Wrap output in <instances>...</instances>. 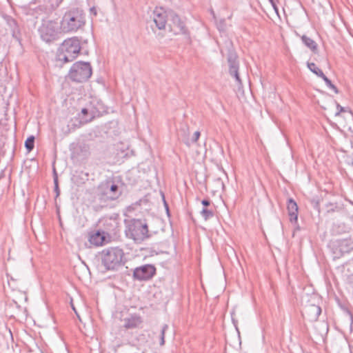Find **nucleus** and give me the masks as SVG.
<instances>
[{
	"instance_id": "obj_1",
	"label": "nucleus",
	"mask_w": 353,
	"mask_h": 353,
	"mask_svg": "<svg viewBox=\"0 0 353 353\" xmlns=\"http://www.w3.org/2000/svg\"><path fill=\"white\" fill-rule=\"evenodd\" d=\"M85 23V17L82 10L73 9L67 12L61 22L60 30L63 32L76 31Z\"/></svg>"
},
{
	"instance_id": "obj_2",
	"label": "nucleus",
	"mask_w": 353,
	"mask_h": 353,
	"mask_svg": "<svg viewBox=\"0 0 353 353\" xmlns=\"http://www.w3.org/2000/svg\"><path fill=\"white\" fill-rule=\"evenodd\" d=\"M81 50L79 40L71 38L65 40L59 47L57 58L60 61L67 63L73 61L79 54Z\"/></svg>"
},
{
	"instance_id": "obj_3",
	"label": "nucleus",
	"mask_w": 353,
	"mask_h": 353,
	"mask_svg": "<svg viewBox=\"0 0 353 353\" xmlns=\"http://www.w3.org/2000/svg\"><path fill=\"white\" fill-rule=\"evenodd\" d=\"M101 256L106 269L114 270L123 262L124 252L118 247H112L103 250Z\"/></svg>"
},
{
	"instance_id": "obj_4",
	"label": "nucleus",
	"mask_w": 353,
	"mask_h": 353,
	"mask_svg": "<svg viewBox=\"0 0 353 353\" xmlns=\"http://www.w3.org/2000/svg\"><path fill=\"white\" fill-rule=\"evenodd\" d=\"M127 234L135 241H142L149 237V229L145 219H132L127 226Z\"/></svg>"
},
{
	"instance_id": "obj_5",
	"label": "nucleus",
	"mask_w": 353,
	"mask_h": 353,
	"mask_svg": "<svg viewBox=\"0 0 353 353\" xmlns=\"http://www.w3.org/2000/svg\"><path fill=\"white\" fill-rule=\"evenodd\" d=\"M92 74V69L88 63L77 62L70 70L68 76L76 82H83L88 79Z\"/></svg>"
},
{
	"instance_id": "obj_6",
	"label": "nucleus",
	"mask_w": 353,
	"mask_h": 353,
	"mask_svg": "<svg viewBox=\"0 0 353 353\" xmlns=\"http://www.w3.org/2000/svg\"><path fill=\"white\" fill-rule=\"evenodd\" d=\"M41 37L46 41L53 40L58 33L63 32L57 21H49L44 23L40 30Z\"/></svg>"
},
{
	"instance_id": "obj_7",
	"label": "nucleus",
	"mask_w": 353,
	"mask_h": 353,
	"mask_svg": "<svg viewBox=\"0 0 353 353\" xmlns=\"http://www.w3.org/2000/svg\"><path fill=\"white\" fill-rule=\"evenodd\" d=\"M88 240L90 247H101L109 242L108 234L101 230L90 232Z\"/></svg>"
},
{
	"instance_id": "obj_8",
	"label": "nucleus",
	"mask_w": 353,
	"mask_h": 353,
	"mask_svg": "<svg viewBox=\"0 0 353 353\" xmlns=\"http://www.w3.org/2000/svg\"><path fill=\"white\" fill-rule=\"evenodd\" d=\"M156 272V268L152 265H145L134 269L133 277L139 281L150 279Z\"/></svg>"
},
{
	"instance_id": "obj_9",
	"label": "nucleus",
	"mask_w": 353,
	"mask_h": 353,
	"mask_svg": "<svg viewBox=\"0 0 353 353\" xmlns=\"http://www.w3.org/2000/svg\"><path fill=\"white\" fill-rule=\"evenodd\" d=\"M336 117L337 123L342 128H345L352 119V114L351 111L339 105H337Z\"/></svg>"
},
{
	"instance_id": "obj_10",
	"label": "nucleus",
	"mask_w": 353,
	"mask_h": 353,
	"mask_svg": "<svg viewBox=\"0 0 353 353\" xmlns=\"http://www.w3.org/2000/svg\"><path fill=\"white\" fill-rule=\"evenodd\" d=\"M168 13L162 7H156L154 10V21L159 29L165 27L167 23Z\"/></svg>"
},
{
	"instance_id": "obj_11",
	"label": "nucleus",
	"mask_w": 353,
	"mask_h": 353,
	"mask_svg": "<svg viewBox=\"0 0 353 353\" xmlns=\"http://www.w3.org/2000/svg\"><path fill=\"white\" fill-rule=\"evenodd\" d=\"M307 67L311 72H312L317 76L323 78L326 84L333 90H334L336 92H337L336 87L333 84H332L331 81L324 75L323 71L315 63H308Z\"/></svg>"
},
{
	"instance_id": "obj_12",
	"label": "nucleus",
	"mask_w": 353,
	"mask_h": 353,
	"mask_svg": "<svg viewBox=\"0 0 353 353\" xmlns=\"http://www.w3.org/2000/svg\"><path fill=\"white\" fill-rule=\"evenodd\" d=\"M287 208L290 221L296 223L298 220L299 208L296 201L292 199H290L288 201Z\"/></svg>"
},
{
	"instance_id": "obj_13",
	"label": "nucleus",
	"mask_w": 353,
	"mask_h": 353,
	"mask_svg": "<svg viewBox=\"0 0 353 353\" xmlns=\"http://www.w3.org/2000/svg\"><path fill=\"white\" fill-rule=\"evenodd\" d=\"M171 23L169 24L171 31L174 34H179L183 31V25L181 19L177 15H171Z\"/></svg>"
},
{
	"instance_id": "obj_14",
	"label": "nucleus",
	"mask_w": 353,
	"mask_h": 353,
	"mask_svg": "<svg viewBox=\"0 0 353 353\" xmlns=\"http://www.w3.org/2000/svg\"><path fill=\"white\" fill-rule=\"evenodd\" d=\"M141 318L138 315L132 316L125 319V327L126 328H134L139 326L141 323Z\"/></svg>"
},
{
	"instance_id": "obj_15",
	"label": "nucleus",
	"mask_w": 353,
	"mask_h": 353,
	"mask_svg": "<svg viewBox=\"0 0 353 353\" xmlns=\"http://www.w3.org/2000/svg\"><path fill=\"white\" fill-rule=\"evenodd\" d=\"M301 39L305 46H307L310 50H312L313 52L316 51L317 45L314 41L305 35L301 37Z\"/></svg>"
},
{
	"instance_id": "obj_16",
	"label": "nucleus",
	"mask_w": 353,
	"mask_h": 353,
	"mask_svg": "<svg viewBox=\"0 0 353 353\" xmlns=\"http://www.w3.org/2000/svg\"><path fill=\"white\" fill-rule=\"evenodd\" d=\"M25 145L28 152L31 151L34 145V137H30L28 138L25 142Z\"/></svg>"
},
{
	"instance_id": "obj_17",
	"label": "nucleus",
	"mask_w": 353,
	"mask_h": 353,
	"mask_svg": "<svg viewBox=\"0 0 353 353\" xmlns=\"http://www.w3.org/2000/svg\"><path fill=\"white\" fill-rule=\"evenodd\" d=\"M201 214H202L203 216L205 218V219H208V218L212 216V214H213L212 211L208 210L207 209H203L201 211Z\"/></svg>"
},
{
	"instance_id": "obj_18",
	"label": "nucleus",
	"mask_w": 353,
	"mask_h": 353,
	"mask_svg": "<svg viewBox=\"0 0 353 353\" xmlns=\"http://www.w3.org/2000/svg\"><path fill=\"white\" fill-rule=\"evenodd\" d=\"M165 329L163 328L161 330V343H160L161 345H163L165 343Z\"/></svg>"
},
{
	"instance_id": "obj_19",
	"label": "nucleus",
	"mask_w": 353,
	"mask_h": 353,
	"mask_svg": "<svg viewBox=\"0 0 353 353\" xmlns=\"http://www.w3.org/2000/svg\"><path fill=\"white\" fill-rule=\"evenodd\" d=\"M118 190V186L115 184H113L111 185L110 187V191L114 194H115V193L117 192V191Z\"/></svg>"
},
{
	"instance_id": "obj_20",
	"label": "nucleus",
	"mask_w": 353,
	"mask_h": 353,
	"mask_svg": "<svg viewBox=\"0 0 353 353\" xmlns=\"http://www.w3.org/2000/svg\"><path fill=\"white\" fill-rule=\"evenodd\" d=\"M88 121H90V120L82 119L81 121L79 122V124L77 125V127H80L81 125L87 123Z\"/></svg>"
},
{
	"instance_id": "obj_21",
	"label": "nucleus",
	"mask_w": 353,
	"mask_h": 353,
	"mask_svg": "<svg viewBox=\"0 0 353 353\" xmlns=\"http://www.w3.org/2000/svg\"><path fill=\"white\" fill-rule=\"evenodd\" d=\"M202 204L205 206H208L210 205V202L207 200L202 201Z\"/></svg>"
},
{
	"instance_id": "obj_22",
	"label": "nucleus",
	"mask_w": 353,
	"mask_h": 353,
	"mask_svg": "<svg viewBox=\"0 0 353 353\" xmlns=\"http://www.w3.org/2000/svg\"><path fill=\"white\" fill-rule=\"evenodd\" d=\"M81 114H82L83 115H86V114H88V110H87V109H85V108L82 109V110H81Z\"/></svg>"
},
{
	"instance_id": "obj_23",
	"label": "nucleus",
	"mask_w": 353,
	"mask_h": 353,
	"mask_svg": "<svg viewBox=\"0 0 353 353\" xmlns=\"http://www.w3.org/2000/svg\"><path fill=\"white\" fill-rule=\"evenodd\" d=\"M270 1V3H272V6L274 7V9L277 12V8H276V6H275L274 3L273 2L272 0H269Z\"/></svg>"
},
{
	"instance_id": "obj_24",
	"label": "nucleus",
	"mask_w": 353,
	"mask_h": 353,
	"mask_svg": "<svg viewBox=\"0 0 353 353\" xmlns=\"http://www.w3.org/2000/svg\"><path fill=\"white\" fill-rule=\"evenodd\" d=\"M194 135H195V137H196V140H197L199 138L200 133L199 132H196L194 133Z\"/></svg>"
},
{
	"instance_id": "obj_25",
	"label": "nucleus",
	"mask_w": 353,
	"mask_h": 353,
	"mask_svg": "<svg viewBox=\"0 0 353 353\" xmlns=\"http://www.w3.org/2000/svg\"><path fill=\"white\" fill-rule=\"evenodd\" d=\"M117 197H118V196H112L110 197V199L113 200V199H117Z\"/></svg>"
}]
</instances>
